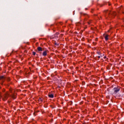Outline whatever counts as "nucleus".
<instances>
[{
    "label": "nucleus",
    "mask_w": 124,
    "mask_h": 124,
    "mask_svg": "<svg viewBox=\"0 0 124 124\" xmlns=\"http://www.w3.org/2000/svg\"><path fill=\"white\" fill-rule=\"evenodd\" d=\"M104 13H105V17L107 18V17H111L112 16H116L117 15V13L114 11H111L110 10H105L104 11Z\"/></svg>",
    "instance_id": "1"
},
{
    "label": "nucleus",
    "mask_w": 124,
    "mask_h": 124,
    "mask_svg": "<svg viewBox=\"0 0 124 124\" xmlns=\"http://www.w3.org/2000/svg\"><path fill=\"white\" fill-rule=\"evenodd\" d=\"M121 90V87L120 86H117L113 88V92H111L112 94H117Z\"/></svg>",
    "instance_id": "2"
},
{
    "label": "nucleus",
    "mask_w": 124,
    "mask_h": 124,
    "mask_svg": "<svg viewBox=\"0 0 124 124\" xmlns=\"http://www.w3.org/2000/svg\"><path fill=\"white\" fill-rule=\"evenodd\" d=\"M9 97V93L8 92H6V93L4 95V98H3V100L5 101Z\"/></svg>",
    "instance_id": "3"
},
{
    "label": "nucleus",
    "mask_w": 124,
    "mask_h": 124,
    "mask_svg": "<svg viewBox=\"0 0 124 124\" xmlns=\"http://www.w3.org/2000/svg\"><path fill=\"white\" fill-rule=\"evenodd\" d=\"M103 36H104L106 41H107L108 40V39H109V38H108L109 37V34H104Z\"/></svg>",
    "instance_id": "4"
},
{
    "label": "nucleus",
    "mask_w": 124,
    "mask_h": 124,
    "mask_svg": "<svg viewBox=\"0 0 124 124\" xmlns=\"http://www.w3.org/2000/svg\"><path fill=\"white\" fill-rule=\"evenodd\" d=\"M48 53L49 51L45 50L43 52L42 55L44 56V57H46L47 56V54H48Z\"/></svg>",
    "instance_id": "5"
},
{
    "label": "nucleus",
    "mask_w": 124,
    "mask_h": 124,
    "mask_svg": "<svg viewBox=\"0 0 124 124\" xmlns=\"http://www.w3.org/2000/svg\"><path fill=\"white\" fill-rule=\"evenodd\" d=\"M37 50L38 52H42L43 50L42 49V47L39 46L37 47Z\"/></svg>",
    "instance_id": "6"
},
{
    "label": "nucleus",
    "mask_w": 124,
    "mask_h": 124,
    "mask_svg": "<svg viewBox=\"0 0 124 124\" xmlns=\"http://www.w3.org/2000/svg\"><path fill=\"white\" fill-rule=\"evenodd\" d=\"M83 16H85L86 19H87V18H90V16L87 14H83Z\"/></svg>",
    "instance_id": "7"
},
{
    "label": "nucleus",
    "mask_w": 124,
    "mask_h": 124,
    "mask_svg": "<svg viewBox=\"0 0 124 124\" xmlns=\"http://www.w3.org/2000/svg\"><path fill=\"white\" fill-rule=\"evenodd\" d=\"M48 95V97H49L50 98H54V94H49Z\"/></svg>",
    "instance_id": "8"
},
{
    "label": "nucleus",
    "mask_w": 124,
    "mask_h": 124,
    "mask_svg": "<svg viewBox=\"0 0 124 124\" xmlns=\"http://www.w3.org/2000/svg\"><path fill=\"white\" fill-rule=\"evenodd\" d=\"M12 97L14 99H15L16 98V97H17V96L15 95V94H14L12 95Z\"/></svg>",
    "instance_id": "9"
},
{
    "label": "nucleus",
    "mask_w": 124,
    "mask_h": 124,
    "mask_svg": "<svg viewBox=\"0 0 124 124\" xmlns=\"http://www.w3.org/2000/svg\"><path fill=\"white\" fill-rule=\"evenodd\" d=\"M2 79H5V77L3 76H1L0 77V80H2Z\"/></svg>",
    "instance_id": "10"
},
{
    "label": "nucleus",
    "mask_w": 124,
    "mask_h": 124,
    "mask_svg": "<svg viewBox=\"0 0 124 124\" xmlns=\"http://www.w3.org/2000/svg\"><path fill=\"white\" fill-rule=\"evenodd\" d=\"M87 23L89 25H91V24H92V23H93V20H90Z\"/></svg>",
    "instance_id": "11"
},
{
    "label": "nucleus",
    "mask_w": 124,
    "mask_h": 124,
    "mask_svg": "<svg viewBox=\"0 0 124 124\" xmlns=\"http://www.w3.org/2000/svg\"><path fill=\"white\" fill-rule=\"evenodd\" d=\"M39 101L40 102H43V98H39Z\"/></svg>",
    "instance_id": "12"
},
{
    "label": "nucleus",
    "mask_w": 124,
    "mask_h": 124,
    "mask_svg": "<svg viewBox=\"0 0 124 124\" xmlns=\"http://www.w3.org/2000/svg\"><path fill=\"white\" fill-rule=\"evenodd\" d=\"M96 53H97V54L98 55H99V56H101V52H100V51H97Z\"/></svg>",
    "instance_id": "13"
},
{
    "label": "nucleus",
    "mask_w": 124,
    "mask_h": 124,
    "mask_svg": "<svg viewBox=\"0 0 124 124\" xmlns=\"http://www.w3.org/2000/svg\"><path fill=\"white\" fill-rule=\"evenodd\" d=\"M68 103L69 105H72L73 104V102L72 101H71L69 102Z\"/></svg>",
    "instance_id": "14"
},
{
    "label": "nucleus",
    "mask_w": 124,
    "mask_h": 124,
    "mask_svg": "<svg viewBox=\"0 0 124 124\" xmlns=\"http://www.w3.org/2000/svg\"><path fill=\"white\" fill-rule=\"evenodd\" d=\"M32 54L33 56H35V54H36V53L34 51H33L32 52Z\"/></svg>",
    "instance_id": "15"
},
{
    "label": "nucleus",
    "mask_w": 124,
    "mask_h": 124,
    "mask_svg": "<svg viewBox=\"0 0 124 124\" xmlns=\"http://www.w3.org/2000/svg\"><path fill=\"white\" fill-rule=\"evenodd\" d=\"M93 45H96V44H97V43L96 42H93Z\"/></svg>",
    "instance_id": "16"
},
{
    "label": "nucleus",
    "mask_w": 124,
    "mask_h": 124,
    "mask_svg": "<svg viewBox=\"0 0 124 124\" xmlns=\"http://www.w3.org/2000/svg\"><path fill=\"white\" fill-rule=\"evenodd\" d=\"M14 52H15V51H14V50H13L12 51V52L11 53L10 55H12V54H13V53H14Z\"/></svg>",
    "instance_id": "17"
},
{
    "label": "nucleus",
    "mask_w": 124,
    "mask_h": 124,
    "mask_svg": "<svg viewBox=\"0 0 124 124\" xmlns=\"http://www.w3.org/2000/svg\"><path fill=\"white\" fill-rule=\"evenodd\" d=\"M100 58H102V55L98 56V59H100Z\"/></svg>",
    "instance_id": "18"
},
{
    "label": "nucleus",
    "mask_w": 124,
    "mask_h": 124,
    "mask_svg": "<svg viewBox=\"0 0 124 124\" xmlns=\"http://www.w3.org/2000/svg\"><path fill=\"white\" fill-rule=\"evenodd\" d=\"M7 81H10V78H7Z\"/></svg>",
    "instance_id": "19"
},
{
    "label": "nucleus",
    "mask_w": 124,
    "mask_h": 124,
    "mask_svg": "<svg viewBox=\"0 0 124 124\" xmlns=\"http://www.w3.org/2000/svg\"><path fill=\"white\" fill-rule=\"evenodd\" d=\"M108 5L109 6H110V5H111V3H110V2H108Z\"/></svg>",
    "instance_id": "20"
},
{
    "label": "nucleus",
    "mask_w": 124,
    "mask_h": 124,
    "mask_svg": "<svg viewBox=\"0 0 124 124\" xmlns=\"http://www.w3.org/2000/svg\"><path fill=\"white\" fill-rule=\"evenodd\" d=\"M2 92H3V93H4V92H5V89H3Z\"/></svg>",
    "instance_id": "21"
},
{
    "label": "nucleus",
    "mask_w": 124,
    "mask_h": 124,
    "mask_svg": "<svg viewBox=\"0 0 124 124\" xmlns=\"http://www.w3.org/2000/svg\"><path fill=\"white\" fill-rule=\"evenodd\" d=\"M95 41H97L98 40V38H96L95 39Z\"/></svg>",
    "instance_id": "22"
},
{
    "label": "nucleus",
    "mask_w": 124,
    "mask_h": 124,
    "mask_svg": "<svg viewBox=\"0 0 124 124\" xmlns=\"http://www.w3.org/2000/svg\"><path fill=\"white\" fill-rule=\"evenodd\" d=\"M107 57H106V56H104V59L105 60L106 59H107Z\"/></svg>",
    "instance_id": "23"
},
{
    "label": "nucleus",
    "mask_w": 124,
    "mask_h": 124,
    "mask_svg": "<svg viewBox=\"0 0 124 124\" xmlns=\"http://www.w3.org/2000/svg\"><path fill=\"white\" fill-rule=\"evenodd\" d=\"M92 13H93V9H92V11H91Z\"/></svg>",
    "instance_id": "24"
},
{
    "label": "nucleus",
    "mask_w": 124,
    "mask_h": 124,
    "mask_svg": "<svg viewBox=\"0 0 124 124\" xmlns=\"http://www.w3.org/2000/svg\"><path fill=\"white\" fill-rule=\"evenodd\" d=\"M55 45H57V46H59V45H57V43H55Z\"/></svg>",
    "instance_id": "25"
},
{
    "label": "nucleus",
    "mask_w": 124,
    "mask_h": 124,
    "mask_svg": "<svg viewBox=\"0 0 124 124\" xmlns=\"http://www.w3.org/2000/svg\"><path fill=\"white\" fill-rule=\"evenodd\" d=\"M60 25H62V22H60Z\"/></svg>",
    "instance_id": "26"
},
{
    "label": "nucleus",
    "mask_w": 124,
    "mask_h": 124,
    "mask_svg": "<svg viewBox=\"0 0 124 124\" xmlns=\"http://www.w3.org/2000/svg\"><path fill=\"white\" fill-rule=\"evenodd\" d=\"M85 10H88V8H86Z\"/></svg>",
    "instance_id": "27"
},
{
    "label": "nucleus",
    "mask_w": 124,
    "mask_h": 124,
    "mask_svg": "<svg viewBox=\"0 0 124 124\" xmlns=\"http://www.w3.org/2000/svg\"><path fill=\"white\" fill-rule=\"evenodd\" d=\"M12 91V90H11V89L10 90V92H11Z\"/></svg>",
    "instance_id": "28"
},
{
    "label": "nucleus",
    "mask_w": 124,
    "mask_h": 124,
    "mask_svg": "<svg viewBox=\"0 0 124 124\" xmlns=\"http://www.w3.org/2000/svg\"><path fill=\"white\" fill-rule=\"evenodd\" d=\"M123 22H124V18H123Z\"/></svg>",
    "instance_id": "29"
},
{
    "label": "nucleus",
    "mask_w": 124,
    "mask_h": 124,
    "mask_svg": "<svg viewBox=\"0 0 124 124\" xmlns=\"http://www.w3.org/2000/svg\"><path fill=\"white\" fill-rule=\"evenodd\" d=\"M101 6H103V5H101Z\"/></svg>",
    "instance_id": "30"
},
{
    "label": "nucleus",
    "mask_w": 124,
    "mask_h": 124,
    "mask_svg": "<svg viewBox=\"0 0 124 124\" xmlns=\"http://www.w3.org/2000/svg\"><path fill=\"white\" fill-rule=\"evenodd\" d=\"M83 24L85 25V23H83Z\"/></svg>",
    "instance_id": "31"
},
{
    "label": "nucleus",
    "mask_w": 124,
    "mask_h": 124,
    "mask_svg": "<svg viewBox=\"0 0 124 124\" xmlns=\"http://www.w3.org/2000/svg\"><path fill=\"white\" fill-rule=\"evenodd\" d=\"M108 32H109V31H108Z\"/></svg>",
    "instance_id": "32"
},
{
    "label": "nucleus",
    "mask_w": 124,
    "mask_h": 124,
    "mask_svg": "<svg viewBox=\"0 0 124 124\" xmlns=\"http://www.w3.org/2000/svg\"><path fill=\"white\" fill-rule=\"evenodd\" d=\"M34 114H35V112L34 113Z\"/></svg>",
    "instance_id": "33"
}]
</instances>
